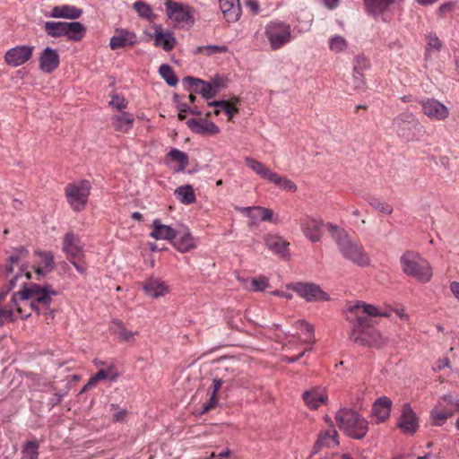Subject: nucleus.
<instances>
[{"mask_svg":"<svg viewBox=\"0 0 459 459\" xmlns=\"http://www.w3.org/2000/svg\"><path fill=\"white\" fill-rule=\"evenodd\" d=\"M370 316H389V314L363 301H358L346 308V319L351 327L350 339L359 345L380 348L385 341L380 333L372 327Z\"/></svg>","mask_w":459,"mask_h":459,"instance_id":"nucleus-1","label":"nucleus"},{"mask_svg":"<svg viewBox=\"0 0 459 459\" xmlns=\"http://www.w3.org/2000/svg\"><path fill=\"white\" fill-rule=\"evenodd\" d=\"M20 299L22 302L29 303L28 310H33L37 315L48 316L54 318V310L51 308L53 297L57 295V291L52 289L50 285L41 286L37 283H30L28 287L19 290Z\"/></svg>","mask_w":459,"mask_h":459,"instance_id":"nucleus-2","label":"nucleus"},{"mask_svg":"<svg viewBox=\"0 0 459 459\" xmlns=\"http://www.w3.org/2000/svg\"><path fill=\"white\" fill-rule=\"evenodd\" d=\"M400 264L404 274L419 282L427 283L432 278V267L418 252L405 251L400 257Z\"/></svg>","mask_w":459,"mask_h":459,"instance_id":"nucleus-3","label":"nucleus"},{"mask_svg":"<svg viewBox=\"0 0 459 459\" xmlns=\"http://www.w3.org/2000/svg\"><path fill=\"white\" fill-rule=\"evenodd\" d=\"M334 418L339 429L353 439H362L368 431V420L354 410L339 409Z\"/></svg>","mask_w":459,"mask_h":459,"instance_id":"nucleus-4","label":"nucleus"},{"mask_svg":"<svg viewBox=\"0 0 459 459\" xmlns=\"http://www.w3.org/2000/svg\"><path fill=\"white\" fill-rule=\"evenodd\" d=\"M334 240L342 255L357 264L364 267L370 264V258L363 246L353 240L346 231H340L334 236Z\"/></svg>","mask_w":459,"mask_h":459,"instance_id":"nucleus-5","label":"nucleus"},{"mask_svg":"<svg viewBox=\"0 0 459 459\" xmlns=\"http://www.w3.org/2000/svg\"><path fill=\"white\" fill-rule=\"evenodd\" d=\"M264 36L272 50L281 49L296 38L290 24L281 20L270 21L264 27Z\"/></svg>","mask_w":459,"mask_h":459,"instance_id":"nucleus-6","label":"nucleus"},{"mask_svg":"<svg viewBox=\"0 0 459 459\" xmlns=\"http://www.w3.org/2000/svg\"><path fill=\"white\" fill-rule=\"evenodd\" d=\"M394 130L404 141H416L424 133L423 126L411 112H403L394 118Z\"/></svg>","mask_w":459,"mask_h":459,"instance_id":"nucleus-7","label":"nucleus"},{"mask_svg":"<svg viewBox=\"0 0 459 459\" xmlns=\"http://www.w3.org/2000/svg\"><path fill=\"white\" fill-rule=\"evenodd\" d=\"M91 186L88 180H81L68 184L65 188L66 200L74 212L82 211L91 193Z\"/></svg>","mask_w":459,"mask_h":459,"instance_id":"nucleus-8","label":"nucleus"},{"mask_svg":"<svg viewBox=\"0 0 459 459\" xmlns=\"http://www.w3.org/2000/svg\"><path fill=\"white\" fill-rule=\"evenodd\" d=\"M4 300H0V325H4L6 321L13 322L18 317L27 319L31 313L28 310L27 303L21 301L19 291L12 294L10 301L3 304Z\"/></svg>","mask_w":459,"mask_h":459,"instance_id":"nucleus-9","label":"nucleus"},{"mask_svg":"<svg viewBox=\"0 0 459 459\" xmlns=\"http://www.w3.org/2000/svg\"><path fill=\"white\" fill-rule=\"evenodd\" d=\"M166 14L169 19L182 27H191L195 23L194 9L186 4L176 2L173 0H166L165 2Z\"/></svg>","mask_w":459,"mask_h":459,"instance_id":"nucleus-10","label":"nucleus"},{"mask_svg":"<svg viewBox=\"0 0 459 459\" xmlns=\"http://www.w3.org/2000/svg\"><path fill=\"white\" fill-rule=\"evenodd\" d=\"M183 82L190 91L201 94L205 100H211L215 97L219 90V83L217 82H208L191 76L185 77Z\"/></svg>","mask_w":459,"mask_h":459,"instance_id":"nucleus-11","label":"nucleus"},{"mask_svg":"<svg viewBox=\"0 0 459 459\" xmlns=\"http://www.w3.org/2000/svg\"><path fill=\"white\" fill-rule=\"evenodd\" d=\"M292 288L301 298L309 302L330 299L329 295L315 283L298 282Z\"/></svg>","mask_w":459,"mask_h":459,"instance_id":"nucleus-12","label":"nucleus"},{"mask_svg":"<svg viewBox=\"0 0 459 459\" xmlns=\"http://www.w3.org/2000/svg\"><path fill=\"white\" fill-rule=\"evenodd\" d=\"M395 0H364L366 11L374 18L380 17L383 22H388L392 18L391 8Z\"/></svg>","mask_w":459,"mask_h":459,"instance_id":"nucleus-13","label":"nucleus"},{"mask_svg":"<svg viewBox=\"0 0 459 459\" xmlns=\"http://www.w3.org/2000/svg\"><path fill=\"white\" fill-rule=\"evenodd\" d=\"M397 427L405 435L412 436L416 433L419 428L418 418L410 404H403Z\"/></svg>","mask_w":459,"mask_h":459,"instance_id":"nucleus-14","label":"nucleus"},{"mask_svg":"<svg viewBox=\"0 0 459 459\" xmlns=\"http://www.w3.org/2000/svg\"><path fill=\"white\" fill-rule=\"evenodd\" d=\"M34 47L20 45L10 48L4 56L5 62L13 67L25 64L32 56Z\"/></svg>","mask_w":459,"mask_h":459,"instance_id":"nucleus-15","label":"nucleus"},{"mask_svg":"<svg viewBox=\"0 0 459 459\" xmlns=\"http://www.w3.org/2000/svg\"><path fill=\"white\" fill-rule=\"evenodd\" d=\"M420 104L424 115L432 120H445L449 115L447 107L437 100L429 98L421 100Z\"/></svg>","mask_w":459,"mask_h":459,"instance_id":"nucleus-16","label":"nucleus"},{"mask_svg":"<svg viewBox=\"0 0 459 459\" xmlns=\"http://www.w3.org/2000/svg\"><path fill=\"white\" fill-rule=\"evenodd\" d=\"M63 251L68 260L81 259L84 255L83 244L78 236L73 232H67L64 236Z\"/></svg>","mask_w":459,"mask_h":459,"instance_id":"nucleus-17","label":"nucleus"},{"mask_svg":"<svg viewBox=\"0 0 459 459\" xmlns=\"http://www.w3.org/2000/svg\"><path fill=\"white\" fill-rule=\"evenodd\" d=\"M322 220L314 217H306L301 220L300 227L305 237L311 242L320 241L322 238Z\"/></svg>","mask_w":459,"mask_h":459,"instance_id":"nucleus-18","label":"nucleus"},{"mask_svg":"<svg viewBox=\"0 0 459 459\" xmlns=\"http://www.w3.org/2000/svg\"><path fill=\"white\" fill-rule=\"evenodd\" d=\"M186 126L195 134L201 135H212L220 133V128L207 118H189Z\"/></svg>","mask_w":459,"mask_h":459,"instance_id":"nucleus-19","label":"nucleus"},{"mask_svg":"<svg viewBox=\"0 0 459 459\" xmlns=\"http://www.w3.org/2000/svg\"><path fill=\"white\" fill-rule=\"evenodd\" d=\"M302 398L306 405L311 410L318 409L328 400V395L325 388L320 386L313 387L303 393Z\"/></svg>","mask_w":459,"mask_h":459,"instance_id":"nucleus-20","label":"nucleus"},{"mask_svg":"<svg viewBox=\"0 0 459 459\" xmlns=\"http://www.w3.org/2000/svg\"><path fill=\"white\" fill-rule=\"evenodd\" d=\"M339 435L334 426H330L327 429L321 431L314 446V454H316L322 447L333 448L338 446Z\"/></svg>","mask_w":459,"mask_h":459,"instance_id":"nucleus-21","label":"nucleus"},{"mask_svg":"<svg viewBox=\"0 0 459 459\" xmlns=\"http://www.w3.org/2000/svg\"><path fill=\"white\" fill-rule=\"evenodd\" d=\"M39 68L47 74L55 71L60 63L57 51L50 47H47L39 56Z\"/></svg>","mask_w":459,"mask_h":459,"instance_id":"nucleus-22","label":"nucleus"},{"mask_svg":"<svg viewBox=\"0 0 459 459\" xmlns=\"http://www.w3.org/2000/svg\"><path fill=\"white\" fill-rule=\"evenodd\" d=\"M143 290L146 296L158 299L168 293L169 286L161 279L151 277L143 284Z\"/></svg>","mask_w":459,"mask_h":459,"instance_id":"nucleus-23","label":"nucleus"},{"mask_svg":"<svg viewBox=\"0 0 459 459\" xmlns=\"http://www.w3.org/2000/svg\"><path fill=\"white\" fill-rule=\"evenodd\" d=\"M137 42L136 34L126 29L116 30L109 41L110 48L115 50L126 46H132Z\"/></svg>","mask_w":459,"mask_h":459,"instance_id":"nucleus-24","label":"nucleus"},{"mask_svg":"<svg viewBox=\"0 0 459 459\" xmlns=\"http://www.w3.org/2000/svg\"><path fill=\"white\" fill-rule=\"evenodd\" d=\"M172 244L181 253L190 251L195 247V239L187 228L177 230Z\"/></svg>","mask_w":459,"mask_h":459,"instance_id":"nucleus-25","label":"nucleus"},{"mask_svg":"<svg viewBox=\"0 0 459 459\" xmlns=\"http://www.w3.org/2000/svg\"><path fill=\"white\" fill-rule=\"evenodd\" d=\"M392 400L387 396L378 397L372 405L371 415L376 418V422H384L391 412Z\"/></svg>","mask_w":459,"mask_h":459,"instance_id":"nucleus-26","label":"nucleus"},{"mask_svg":"<svg viewBox=\"0 0 459 459\" xmlns=\"http://www.w3.org/2000/svg\"><path fill=\"white\" fill-rule=\"evenodd\" d=\"M220 9L228 22H236L239 20L242 10L239 0H219Z\"/></svg>","mask_w":459,"mask_h":459,"instance_id":"nucleus-27","label":"nucleus"},{"mask_svg":"<svg viewBox=\"0 0 459 459\" xmlns=\"http://www.w3.org/2000/svg\"><path fill=\"white\" fill-rule=\"evenodd\" d=\"M82 10L74 5L62 4L54 6L45 16L51 18H63L75 20L81 17Z\"/></svg>","mask_w":459,"mask_h":459,"instance_id":"nucleus-28","label":"nucleus"},{"mask_svg":"<svg viewBox=\"0 0 459 459\" xmlns=\"http://www.w3.org/2000/svg\"><path fill=\"white\" fill-rule=\"evenodd\" d=\"M238 211L244 213L247 217L253 221V223H256L258 221H273V211L269 208L262 206L253 207H238Z\"/></svg>","mask_w":459,"mask_h":459,"instance_id":"nucleus-29","label":"nucleus"},{"mask_svg":"<svg viewBox=\"0 0 459 459\" xmlns=\"http://www.w3.org/2000/svg\"><path fill=\"white\" fill-rule=\"evenodd\" d=\"M154 45L163 48L165 51H170L174 48L177 40L171 31H164L160 25L154 27Z\"/></svg>","mask_w":459,"mask_h":459,"instance_id":"nucleus-30","label":"nucleus"},{"mask_svg":"<svg viewBox=\"0 0 459 459\" xmlns=\"http://www.w3.org/2000/svg\"><path fill=\"white\" fill-rule=\"evenodd\" d=\"M134 118L133 114L123 111L120 114L111 117V123L114 129L120 133H128L134 126Z\"/></svg>","mask_w":459,"mask_h":459,"instance_id":"nucleus-31","label":"nucleus"},{"mask_svg":"<svg viewBox=\"0 0 459 459\" xmlns=\"http://www.w3.org/2000/svg\"><path fill=\"white\" fill-rule=\"evenodd\" d=\"M153 230L150 236L155 239L171 240L175 238L177 230L169 225L162 224L160 220L156 219L152 222Z\"/></svg>","mask_w":459,"mask_h":459,"instance_id":"nucleus-32","label":"nucleus"},{"mask_svg":"<svg viewBox=\"0 0 459 459\" xmlns=\"http://www.w3.org/2000/svg\"><path fill=\"white\" fill-rule=\"evenodd\" d=\"M86 28L80 22H65V37L72 41H80L85 35Z\"/></svg>","mask_w":459,"mask_h":459,"instance_id":"nucleus-33","label":"nucleus"},{"mask_svg":"<svg viewBox=\"0 0 459 459\" xmlns=\"http://www.w3.org/2000/svg\"><path fill=\"white\" fill-rule=\"evenodd\" d=\"M246 165L262 178L271 181L274 172L271 171L264 163L251 157L245 158Z\"/></svg>","mask_w":459,"mask_h":459,"instance_id":"nucleus-34","label":"nucleus"},{"mask_svg":"<svg viewBox=\"0 0 459 459\" xmlns=\"http://www.w3.org/2000/svg\"><path fill=\"white\" fill-rule=\"evenodd\" d=\"M110 331L117 335L118 339L122 342H130L134 341V335L138 333V332H132L127 330L123 322L119 319H113L110 324Z\"/></svg>","mask_w":459,"mask_h":459,"instance_id":"nucleus-35","label":"nucleus"},{"mask_svg":"<svg viewBox=\"0 0 459 459\" xmlns=\"http://www.w3.org/2000/svg\"><path fill=\"white\" fill-rule=\"evenodd\" d=\"M175 197L183 204L189 205L195 202V195L191 185H184L174 190Z\"/></svg>","mask_w":459,"mask_h":459,"instance_id":"nucleus-36","label":"nucleus"},{"mask_svg":"<svg viewBox=\"0 0 459 459\" xmlns=\"http://www.w3.org/2000/svg\"><path fill=\"white\" fill-rule=\"evenodd\" d=\"M36 254L41 257L43 266H37L35 273L39 276H45L54 269V256L51 252L47 251H37Z\"/></svg>","mask_w":459,"mask_h":459,"instance_id":"nucleus-37","label":"nucleus"},{"mask_svg":"<svg viewBox=\"0 0 459 459\" xmlns=\"http://www.w3.org/2000/svg\"><path fill=\"white\" fill-rule=\"evenodd\" d=\"M28 255V250L23 247H19L13 249V253L8 258V264L5 268V273L8 276L13 272V266L18 265L22 258Z\"/></svg>","mask_w":459,"mask_h":459,"instance_id":"nucleus-38","label":"nucleus"},{"mask_svg":"<svg viewBox=\"0 0 459 459\" xmlns=\"http://www.w3.org/2000/svg\"><path fill=\"white\" fill-rule=\"evenodd\" d=\"M43 28L48 36L52 38L65 37V22H46Z\"/></svg>","mask_w":459,"mask_h":459,"instance_id":"nucleus-39","label":"nucleus"},{"mask_svg":"<svg viewBox=\"0 0 459 459\" xmlns=\"http://www.w3.org/2000/svg\"><path fill=\"white\" fill-rule=\"evenodd\" d=\"M452 415V410L444 408L441 402H439L438 404L431 411L432 420H434V424L437 426L443 425Z\"/></svg>","mask_w":459,"mask_h":459,"instance_id":"nucleus-40","label":"nucleus"},{"mask_svg":"<svg viewBox=\"0 0 459 459\" xmlns=\"http://www.w3.org/2000/svg\"><path fill=\"white\" fill-rule=\"evenodd\" d=\"M166 158L178 164V168L176 169L177 171L184 170L189 163L188 155L176 148L171 149L170 152L167 153Z\"/></svg>","mask_w":459,"mask_h":459,"instance_id":"nucleus-41","label":"nucleus"},{"mask_svg":"<svg viewBox=\"0 0 459 459\" xmlns=\"http://www.w3.org/2000/svg\"><path fill=\"white\" fill-rule=\"evenodd\" d=\"M369 67V61L364 56H357L353 62V71L357 74L355 79L358 81L356 87H359L363 84V81L360 78L365 70Z\"/></svg>","mask_w":459,"mask_h":459,"instance_id":"nucleus-42","label":"nucleus"},{"mask_svg":"<svg viewBox=\"0 0 459 459\" xmlns=\"http://www.w3.org/2000/svg\"><path fill=\"white\" fill-rule=\"evenodd\" d=\"M134 10L137 13L138 16L147 21L152 22L155 19V14L152 7L143 1H137L133 4Z\"/></svg>","mask_w":459,"mask_h":459,"instance_id":"nucleus-43","label":"nucleus"},{"mask_svg":"<svg viewBox=\"0 0 459 459\" xmlns=\"http://www.w3.org/2000/svg\"><path fill=\"white\" fill-rule=\"evenodd\" d=\"M228 47L223 45H206L197 47L193 53L195 55L204 54L207 56L228 52Z\"/></svg>","mask_w":459,"mask_h":459,"instance_id":"nucleus-44","label":"nucleus"},{"mask_svg":"<svg viewBox=\"0 0 459 459\" xmlns=\"http://www.w3.org/2000/svg\"><path fill=\"white\" fill-rule=\"evenodd\" d=\"M266 246L270 250L281 255H284L288 251L286 242L279 237L268 238L266 239Z\"/></svg>","mask_w":459,"mask_h":459,"instance_id":"nucleus-45","label":"nucleus"},{"mask_svg":"<svg viewBox=\"0 0 459 459\" xmlns=\"http://www.w3.org/2000/svg\"><path fill=\"white\" fill-rule=\"evenodd\" d=\"M366 200L372 208H374L375 210H377L384 214L389 215L394 211V208L391 204H387L385 201L380 200L377 197L368 196L366 198Z\"/></svg>","mask_w":459,"mask_h":459,"instance_id":"nucleus-46","label":"nucleus"},{"mask_svg":"<svg viewBox=\"0 0 459 459\" xmlns=\"http://www.w3.org/2000/svg\"><path fill=\"white\" fill-rule=\"evenodd\" d=\"M270 182L275 184L276 186H280L282 190L285 191L296 192L298 189L297 185L292 180L281 177L275 172Z\"/></svg>","mask_w":459,"mask_h":459,"instance_id":"nucleus-47","label":"nucleus"},{"mask_svg":"<svg viewBox=\"0 0 459 459\" xmlns=\"http://www.w3.org/2000/svg\"><path fill=\"white\" fill-rule=\"evenodd\" d=\"M159 73L161 78L171 87L176 86L178 80L171 68L168 64H162L159 68Z\"/></svg>","mask_w":459,"mask_h":459,"instance_id":"nucleus-48","label":"nucleus"},{"mask_svg":"<svg viewBox=\"0 0 459 459\" xmlns=\"http://www.w3.org/2000/svg\"><path fill=\"white\" fill-rule=\"evenodd\" d=\"M426 58H430L431 54L437 53L442 48V42L435 33H429L427 37Z\"/></svg>","mask_w":459,"mask_h":459,"instance_id":"nucleus-49","label":"nucleus"},{"mask_svg":"<svg viewBox=\"0 0 459 459\" xmlns=\"http://www.w3.org/2000/svg\"><path fill=\"white\" fill-rule=\"evenodd\" d=\"M208 106L221 108L230 120L238 112V109L235 106L224 100L208 102Z\"/></svg>","mask_w":459,"mask_h":459,"instance_id":"nucleus-50","label":"nucleus"},{"mask_svg":"<svg viewBox=\"0 0 459 459\" xmlns=\"http://www.w3.org/2000/svg\"><path fill=\"white\" fill-rule=\"evenodd\" d=\"M329 49L333 53H341L348 48V41L341 35H334L329 39Z\"/></svg>","mask_w":459,"mask_h":459,"instance_id":"nucleus-51","label":"nucleus"},{"mask_svg":"<svg viewBox=\"0 0 459 459\" xmlns=\"http://www.w3.org/2000/svg\"><path fill=\"white\" fill-rule=\"evenodd\" d=\"M22 459H38L39 444L37 441H28L22 450Z\"/></svg>","mask_w":459,"mask_h":459,"instance_id":"nucleus-52","label":"nucleus"},{"mask_svg":"<svg viewBox=\"0 0 459 459\" xmlns=\"http://www.w3.org/2000/svg\"><path fill=\"white\" fill-rule=\"evenodd\" d=\"M297 328L299 329L307 337L305 342L313 344L316 342L314 336V327L304 320L297 322Z\"/></svg>","mask_w":459,"mask_h":459,"instance_id":"nucleus-53","label":"nucleus"},{"mask_svg":"<svg viewBox=\"0 0 459 459\" xmlns=\"http://www.w3.org/2000/svg\"><path fill=\"white\" fill-rule=\"evenodd\" d=\"M455 5L456 3L453 1L441 4L436 11L437 17L439 19L446 18L455 11Z\"/></svg>","mask_w":459,"mask_h":459,"instance_id":"nucleus-54","label":"nucleus"},{"mask_svg":"<svg viewBox=\"0 0 459 459\" xmlns=\"http://www.w3.org/2000/svg\"><path fill=\"white\" fill-rule=\"evenodd\" d=\"M108 105L118 111H122L127 108L128 102L124 96L114 94Z\"/></svg>","mask_w":459,"mask_h":459,"instance_id":"nucleus-55","label":"nucleus"},{"mask_svg":"<svg viewBox=\"0 0 459 459\" xmlns=\"http://www.w3.org/2000/svg\"><path fill=\"white\" fill-rule=\"evenodd\" d=\"M23 270L21 268L19 272L10 279L8 284L4 286L0 292V300H4L5 296L15 287L18 278L22 274Z\"/></svg>","mask_w":459,"mask_h":459,"instance_id":"nucleus-56","label":"nucleus"},{"mask_svg":"<svg viewBox=\"0 0 459 459\" xmlns=\"http://www.w3.org/2000/svg\"><path fill=\"white\" fill-rule=\"evenodd\" d=\"M268 286V281L264 277L254 279L252 281V287L256 291H262Z\"/></svg>","mask_w":459,"mask_h":459,"instance_id":"nucleus-57","label":"nucleus"},{"mask_svg":"<svg viewBox=\"0 0 459 459\" xmlns=\"http://www.w3.org/2000/svg\"><path fill=\"white\" fill-rule=\"evenodd\" d=\"M218 399L217 396L212 395L210 396L209 400L203 404L201 414H204L208 412L210 410L214 408L217 405Z\"/></svg>","mask_w":459,"mask_h":459,"instance_id":"nucleus-58","label":"nucleus"},{"mask_svg":"<svg viewBox=\"0 0 459 459\" xmlns=\"http://www.w3.org/2000/svg\"><path fill=\"white\" fill-rule=\"evenodd\" d=\"M105 373L107 375V379L110 382L117 381L119 376L118 372L111 366L105 369Z\"/></svg>","mask_w":459,"mask_h":459,"instance_id":"nucleus-59","label":"nucleus"},{"mask_svg":"<svg viewBox=\"0 0 459 459\" xmlns=\"http://www.w3.org/2000/svg\"><path fill=\"white\" fill-rule=\"evenodd\" d=\"M127 415V411L126 409L120 410L114 413L113 415V420L115 422H122L125 420L126 417Z\"/></svg>","mask_w":459,"mask_h":459,"instance_id":"nucleus-60","label":"nucleus"},{"mask_svg":"<svg viewBox=\"0 0 459 459\" xmlns=\"http://www.w3.org/2000/svg\"><path fill=\"white\" fill-rule=\"evenodd\" d=\"M449 367H450V361H449V359L447 358H445V359H438V361L437 362L436 367L434 368V370L435 371H440L443 368H449Z\"/></svg>","mask_w":459,"mask_h":459,"instance_id":"nucleus-61","label":"nucleus"},{"mask_svg":"<svg viewBox=\"0 0 459 459\" xmlns=\"http://www.w3.org/2000/svg\"><path fill=\"white\" fill-rule=\"evenodd\" d=\"M91 382H94L96 385L99 381L107 379V375L105 373V369L99 370L95 375L91 377Z\"/></svg>","mask_w":459,"mask_h":459,"instance_id":"nucleus-62","label":"nucleus"},{"mask_svg":"<svg viewBox=\"0 0 459 459\" xmlns=\"http://www.w3.org/2000/svg\"><path fill=\"white\" fill-rule=\"evenodd\" d=\"M221 385H222V380L221 379H220V378L213 379V381H212V395L217 396V393L221 389Z\"/></svg>","mask_w":459,"mask_h":459,"instance_id":"nucleus-63","label":"nucleus"},{"mask_svg":"<svg viewBox=\"0 0 459 459\" xmlns=\"http://www.w3.org/2000/svg\"><path fill=\"white\" fill-rule=\"evenodd\" d=\"M450 290L456 299H459V282L452 281L450 283Z\"/></svg>","mask_w":459,"mask_h":459,"instance_id":"nucleus-64","label":"nucleus"}]
</instances>
